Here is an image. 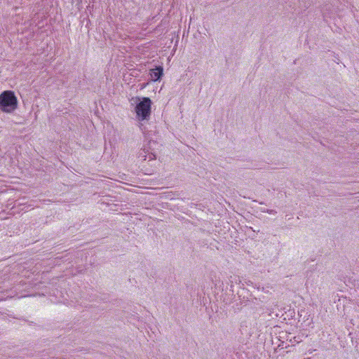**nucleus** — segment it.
<instances>
[{"instance_id": "f257e3e1", "label": "nucleus", "mask_w": 359, "mask_h": 359, "mask_svg": "<svg viewBox=\"0 0 359 359\" xmlns=\"http://www.w3.org/2000/svg\"><path fill=\"white\" fill-rule=\"evenodd\" d=\"M18 99L13 91L5 90L0 95V109L8 114L13 112L18 107Z\"/></svg>"}, {"instance_id": "f03ea898", "label": "nucleus", "mask_w": 359, "mask_h": 359, "mask_svg": "<svg viewBox=\"0 0 359 359\" xmlns=\"http://www.w3.org/2000/svg\"><path fill=\"white\" fill-rule=\"evenodd\" d=\"M139 102L135 108L137 119L139 121H147L149 119L151 113V100L150 98L137 97Z\"/></svg>"}, {"instance_id": "7ed1b4c3", "label": "nucleus", "mask_w": 359, "mask_h": 359, "mask_svg": "<svg viewBox=\"0 0 359 359\" xmlns=\"http://www.w3.org/2000/svg\"><path fill=\"white\" fill-rule=\"evenodd\" d=\"M157 143L155 141H149L147 144L143 146L137 154V158L140 161H149L156 159V154L154 153V146H156Z\"/></svg>"}, {"instance_id": "20e7f679", "label": "nucleus", "mask_w": 359, "mask_h": 359, "mask_svg": "<svg viewBox=\"0 0 359 359\" xmlns=\"http://www.w3.org/2000/svg\"><path fill=\"white\" fill-rule=\"evenodd\" d=\"M163 74V69L162 67L158 66L156 68L150 69L149 75L151 77V79L153 81H158L161 76Z\"/></svg>"}, {"instance_id": "39448f33", "label": "nucleus", "mask_w": 359, "mask_h": 359, "mask_svg": "<svg viewBox=\"0 0 359 359\" xmlns=\"http://www.w3.org/2000/svg\"><path fill=\"white\" fill-rule=\"evenodd\" d=\"M262 212H267V213L271 214V215H274V214L276 213V210H268V209L267 210H262Z\"/></svg>"}]
</instances>
